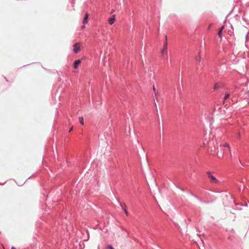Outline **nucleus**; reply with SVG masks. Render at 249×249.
<instances>
[{
	"label": "nucleus",
	"mask_w": 249,
	"mask_h": 249,
	"mask_svg": "<svg viewBox=\"0 0 249 249\" xmlns=\"http://www.w3.org/2000/svg\"><path fill=\"white\" fill-rule=\"evenodd\" d=\"M167 36H166V41L164 43L163 48L161 51V53H164L165 52L167 53Z\"/></svg>",
	"instance_id": "nucleus-5"
},
{
	"label": "nucleus",
	"mask_w": 249,
	"mask_h": 249,
	"mask_svg": "<svg viewBox=\"0 0 249 249\" xmlns=\"http://www.w3.org/2000/svg\"><path fill=\"white\" fill-rule=\"evenodd\" d=\"M11 249H14V248H12Z\"/></svg>",
	"instance_id": "nucleus-25"
},
{
	"label": "nucleus",
	"mask_w": 249,
	"mask_h": 249,
	"mask_svg": "<svg viewBox=\"0 0 249 249\" xmlns=\"http://www.w3.org/2000/svg\"><path fill=\"white\" fill-rule=\"evenodd\" d=\"M89 15L88 13H86L84 16L83 18V24H86L88 22V19L89 18Z\"/></svg>",
	"instance_id": "nucleus-7"
},
{
	"label": "nucleus",
	"mask_w": 249,
	"mask_h": 249,
	"mask_svg": "<svg viewBox=\"0 0 249 249\" xmlns=\"http://www.w3.org/2000/svg\"><path fill=\"white\" fill-rule=\"evenodd\" d=\"M224 28H225V26H224V25H222V26L219 28V30H221V31H223V29H224Z\"/></svg>",
	"instance_id": "nucleus-15"
},
{
	"label": "nucleus",
	"mask_w": 249,
	"mask_h": 249,
	"mask_svg": "<svg viewBox=\"0 0 249 249\" xmlns=\"http://www.w3.org/2000/svg\"><path fill=\"white\" fill-rule=\"evenodd\" d=\"M81 63V60L80 59H77V60H76L75 61H74V63H73V68L74 69H76L78 67V65L79 64H80Z\"/></svg>",
	"instance_id": "nucleus-4"
},
{
	"label": "nucleus",
	"mask_w": 249,
	"mask_h": 249,
	"mask_svg": "<svg viewBox=\"0 0 249 249\" xmlns=\"http://www.w3.org/2000/svg\"><path fill=\"white\" fill-rule=\"evenodd\" d=\"M222 31H221V30H219L218 32V36L220 38V39H222Z\"/></svg>",
	"instance_id": "nucleus-9"
},
{
	"label": "nucleus",
	"mask_w": 249,
	"mask_h": 249,
	"mask_svg": "<svg viewBox=\"0 0 249 249\" xmlns=\"http://www.w3.org/2000/svg\"><path fill=\"white\" fill-rule=\"evenodd\" d=\"M220 146L222 147L224 152L226 150V148H228L229 150L230 151L229 145L226 143H224L223 145H221Z\"/></svg>",
	"instance_id": "nucleus-6"
},
{
	"label": "nucleus",
	"mask_w": 249,
	"mask_h": 249,
	"mask_svg": "<svg viewBox=\"0 0 249 249\" xmlns=\"http://www.w3.org/2000/svg\"><path fill=\"white\" fill-rule=\"evenodd\" d=\"M124 211L125 213L126 214V215H128V212L127 211V210H126V209H124Z\"/></svg>",
	"instance_id": "nucleus-16"
},
{
	"label": "nucleus",
	"mask_w": 249,
	"mask_h": 249,
	"mask_svg": "<svg viewBox=\"0 0 249 249\" xmlns=\"http://www.w3.org/2000/svg\"><path fill=\"white\" fill-rule=\"evenodd\" d=\"M248 93H249V92Z\"/></svg>",
	"instance_id": "nucleus-26"
},
{
	"label": "nucleus",
	"mask_w": 249,
	"mask_h": 249,
	"mask_svg": "<svg viewBox=\"0 0 249 249\" xmlns=\"http://www.w3.org/2000/svg\"><path fill=\"white\" fill-rule=\"evenodd\" d=\"M107 248L109 249H114L111 245H108L107 247Z\"/></svg>",
	"instance_id": "nucleus-17"
},
{
	"label": "nucleus",
	"mask_w": 249,
	"mask_h": 249,
	"mask_svg": "<svg viewBox=\"0 0 249 249\" xmlns=\"http://www.w3.org/2000/svg\"><path fill=\"white\" fill-rule=\"evenodd\" d=\"M31 64H33V63H31ZM31 65V64H29L28 65Z\"/></svg>",
	"instance_id": "nucleus-24"
},
{
	"label": "nucleus",
	"mask_w": 249,
	"mask_h": 249,
	"mask_svg": "<svg viewBox=\"0 0 249 249\" xmlns=\"http://www.w3.org/2000/svg\"><path fill=\"white\" fill-rule=\"evenodd\" d=\"M120 205L123 210H124V209H126L125 208L126 206L125 204H122L121 203Z\"/></svg>",
	"instance_id": "nucleus-12"
},
{
	"label": "nucleus",
	"mask_w": 249,
	"mask_h": 249,
	"mask_svg": "<svg viewBox=\"0 0 249 249\" xmlns=\"http://www.w3.org/2000/svg\"><path fill=\"white\" fill-rule=\"evenodd\" d=\"M115 20V16L114 15H112L108 19V23L110 25L113 24Z\"/></svg>",
	"instance_id": "nucleus-3"
},
{
	"label": "nucleus",
	"mask_w": 249,
	"mask_h": 249,
	"mask_svg": "<svg viewBox=\"0 0 249 249\" xmlns=\"http://www.w3.org/2000/svg\"><path fill=\"white\" fill-rule=\"evenodd\" d=\"M153 89L154 93H158V91L156 90V88L154 86H153Z\"/></svg>",
	"instance_id": "nucleus-13"
},
{
	"label": "nucleus",
	"mask_w": 249,
	"mask_h": 249,
	"mask_svg": "<svg viewBox=\"0 0 249 249\" xmlns=\"http://www.w3.org/2000/svg\"><path fill=\"white\" fill-rule=\"evenodd\" d=\"M73 52L74 53H77L80 50V48L78 43H75L73 45Z\"/></svg>",
	"instance_id": "nucleus-2"
},
{
	"label": "nucleus",
	"mask_w": 249,
	"mask_h": 249,
	"mask_svg": "<svg viewBox=\"0 0 249 249\" xmlns=\"http://www.w3.org/2000/svg\"><path fill=\"white\" fill-rule=\"evenodd\" d=\"M207 174L208 175V177L210 179V182L212 183L217 184L219 183V180H217L215 177L213 176L210 172H208Z\"/></svg>",
	"instance_id": "nucleus-1"
},
{
	"label": "nucleus",
	"mask_w": 249,
	"mask_h": 249,
	"mask_svg": "<svg viewBox=\"0 0 249 249\" xmlns=\"http://www.w3.org/2000/svg\"><path fill=\"white\" fill-rule=\"evenodd\" d=\"M82 28H85V25H84H84H83L82 26Z\"/></svg>",
	"instance_id": "nucleus-22"
},
{
	"label": "nucleus",
	"mask_w": 249,
	"mask_h": 249,
	"mask_svg": "<svg viewBox=\"0 0 249 249\" xmlns=\"http://www.w3.org/2000/svg\"><path fill=\"white\" fill-rule=\"evenodd\" d=\"M246 5H247V6L248 7H249V2L247 3L246 4Z\"/></svg>",
	"instance_id": "nucleus-20"
},
{
	"label": "nucleus",
	"mask_w": 249,
	"mask_h": 249,
	"mask_svg": "<svg viewBox=\"0 0 249 249\" xmlns=\"http://www.w3.org/2000/svg\"><path fill=\"white\" fill-rule=\"evenodd\" d=\"M229 97V94H226L224 98V100H226L227 99H228Z\"/></svg>",
	"instance_id": "nucleus-14"
},
{
	"label": "nucleus",
	"mask_w": 249,
	"mask_h": 249,
	"mask_svg": "<svg viewBox=\"0 0 249 249\" xmlns=\"http://www.w3.org/2000/svg\"><path fill=\"white\" fill-rule=\"evenodd\" d=\"M72 129H73V127H71L69 130V132H71L72 131Z\"/></svg>",
	"instance_id": "nucleus-18"
},
{
	"label": "nucleus",
	"mask_w": 249,
	"mask_h": 249,
	"mask_svg": "<svg viewBox=\"0 0 249 249\" xmlns=\"http://www.w3.org/2000/svg\"><path fill=\"white\" fill-rule=\"evenodd\" d=\"M196 60L198 63V64L200 65V63L201 62V57L200 53H198V54L196 56Z\"/></svg>",
	"instance_id": "nucleus-8"
},
{
	"label": "nucleus",
	"mask_w": 249,
	"mask_h": 249,
	"mask_svg": "<svg viewBox=\"0 0 249 249\" xmlns=\"http://www.w3.org/2000/svg\"><path fill=\"white\" fill-rule=\"evenodd\" d=\"M232 11H233V9H232V10L229 13L228 16H229L230 14H231V12H232Z\"/></svg>",
	"instance_id": "nucleus-21"
},
{
	"label": "nucleus",
	"mask_w": 249,
	"mask_h": 249,
	"mask_svg": "<svg viewBox=\"0 0 249 249\" xmlns=\"http://www.w3.org/2000/svg\"><path fill=\"white\" fill-rule=\"evenodd\" d=\"M220 88V86H219L217 83H215L213 87L214 90H216L218 89H219Z\"/></svg>",
	"instance_id": "nucleus-11"
},
{
	"label": "nucleus",
	"mask_w": 249,
	"mask_h": 249,
	"mask_svg": "<svg viewBox=\"0 0 249 249\" xmlns=\"http://www.w3.org/2000/svg\"><path fill=\"white\" fill-rule=\"evenodd\" d=\"M79 121L80 123L82 125H84V118L82 117H80L79 118Z\"/></svg>",
	"instance_id": "nucleus-10"
},
{
	"label": "nucleus",
	"mask_w": 249,
	"mask_h": 249,
	"mask_svg": "<svg viewBox=\"0 0 249 249\" xmlns=\"http://www.w3.org/2000/svg\"><path fill=\"white\" fill-rule=\"evenodd\" d=\"M28 65H24L23 67H25V66H28Z\"/></svg>",
	"instance_id": "nucleus-23"
},
{
	"label": "nucleus",
	"mask_w": 249,
	"mask_h": 249,
	"mask_svg": "<svg viewBox=\"0 0 249 249\" xmlns=\"http://www.w3.org/2000/svg\"><path fill=\"white\" fill-rule=\"evenodd\" d=\"M243 19L245 21L246 20V18H245L244 15L243 16Z\"/></svg>",
	"instance_id": "nucleus-19"
}]
</instances>
